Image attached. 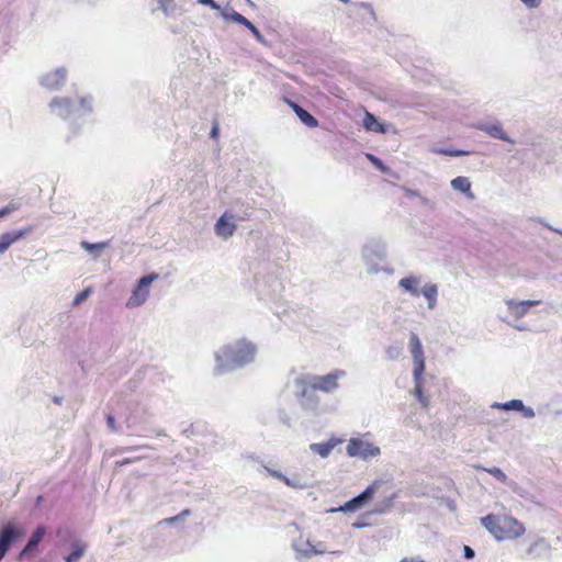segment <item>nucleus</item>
Returning a JSON list of instances; mask_svg holds the SVG:
<instances>
[{"instance_id": "nucleus-26", "label": "nucleus", "mask_w": 562, "mask_h": 562, "mask_svg": "<svg viewBox=\"0 0 562 562\" xmlns=\"http://www.w3.org/2000/svg\"><path fill=\"white\" fill-rule=\"evenodd\" d=\"M476 469L479 470H483V471H486L487 473H490L491 475H493L496 480H498L499 482H503L505 483L506 480H507V476L506 474L498 468H484V467H476Z\"/></svg>"}, {"instance_id": "nucleus-30", "label": "nucleus", "mask_w": 562, "mask_h": 562, "mask_svg": "<svg viewBox=\"0 0 562 562\" xmlns=\"http://www.w3.org/2000/svg\"><path fill=\"white\" fill-rule=\"evenodd\" d=\"M91 293V289L90 288H87L85 289L83 291H81L80 293H78L74 300V306H78L79 304H81L83 301H86L88 299V296L90 295Z\"/></svg>"}, {"instance_id": "nucleus-36", "label": "nucleus", "mask_w": 562, "mask_h": 562, "mask_svg": "<svg viewBox=\"0 0 562 562\" xmlns=\"http://www.w3.org/2000/svg\"><path fill=\"white\" fill-rule=\"evenodd\" d=\"M106 423H108L109 428L112 431L116 430L115 419H114V417L111 414L106 416Z\"/></svg>"}, {"instance_id": "nucleus-4", "label": "nucleus", "mask_w": 562, "mask_h": 562, "mask_svg": "<svg viewBox=\"0 0 562 562\" xmlns=\"http://www.w3.org/2000/svg\"><path fill=\"white\" fill-rule=\"evenodd\" d=\"M159 278L158 273H150L139 279L137 285L133 290L126 302L127 307H137L143 305L148 295L151 283Z\"/></svg>"}, {"instance_id": "nucleus-38", "label": "nucleus", "mask_w": 562, "mask_h": 562, "mask_svg": "<svg viewBox=\"0 0 562 562\" xmlns=\"http://www.w3.org/2000/svg\"><path fill=\"white\" fill-rule=\"evenodd\" d=\"M463 552L467 559H472L474 557V551L469 546H464Z\"/></svg>"}, {"instance_id": "nucleus-9", "label": "nucleus", "mask_w": 562, "mask_h": 562, "mask_svg": "<svg viewBox=\"0 0 562 562\" xmlns=\"http://www.w3.org/2000/svg\"><path fill=\"white\" fill-rule=\"evenodd\" d=\"M411 353L414 360V375L420 376L425 370V357L422 342L416 334H412L409 338Z\"/></svg>"}, {"instance_id": "nucleus-45", "label": "nucleus", "mask_w": 562, "mask_h": 562, "mask_svg": "<svg viewBox=\"0 0 562 562\" xmlns=\"http://www.w3.org/2000/svg\"><path fill=\"white\" fill-rule=\"evenodd\" d=\"M247 352H248V355L250 353V348H249V347H248V349H247Z\"/></svg>"}, {"instance_id": "nucleus-21", "label": "nucleus", "mask_w": 562, "mask_h": 562, "mask_svg": "<svg viewBox=\"0 0 562 562\" xmlns=\"http://www.w3.org/2000/svg\"><path fill=\"white\" fill-rule=\"evenodd\" d=\"M273 476L284 482L288 486L294 488H305L307 487V483L304 482L301 477L294 476L293 479L284 476L282 473L274 471Z\"/></svg>"}, {"instance_id": "nucleus-25", "label": "nucleus", "mask_w": 562, "mask_h": 562, "mask_svg": "<svg viewBox=\"0 0 562 562\" xmlns=\"http://www.w3.org/2000/svg\"><path fill=\"white\" fill-rule=\"evenodd\" d=\"M497 407L505 409V411H509V409L522 411L525 408L524 403L520 400H512V401H508L503 404H497Z\"/></svg>"}, {"instance_id": "nucleus-5", "label": "nucleus", "mask_w": 562, "mask_h": 562, "mask_svg": "<svg viewBox=\"0 0 562 562\" xmlns=\"http://www.w3.org/2000/svg\"><path fill=\"white\" fill-rule=\"evenodd\" d=\"M346 450L349 457H359L362 459H368L380 454L379 447L358 438L350 439Z\"/></svg>"}, {"instance_id": "nucleus-28", "label": "nucleus", "mask_w": 562, "mask_h": 562, "mask_svg": "<svg viewBox=\"0 0 562 562\" xmlns=\"http://www.w3.org/2000/svg\"><path fill=\"white\" fill-rule=\"evenodd\" d=\"M85 552V546L76 544L75 550L66 558L67 562H76Z\"/></svg>"}, {"instance_id": "nucleus-22", "label": "nucleus", "mask_w": 562, "mask_h": 562, "mask_svg": "<svg viewBox=\"0 0 562 562\" xmlns=\"http://www.w3.org/2000/svg\"><path fill=\"white\" fill-rule=\"evenodd\" d=\"M81 247L87 250L88 252L94 255V256H98L100 254V251H102L103 249H105L106 247L110 246V241H101V243H89L87 240H82L80 243Z\"/></svg>"}, {"instance_id": "nucleus-16", "label": "nucleus", "mask_w": 562, "mask_h": 562, "mask_svg": "<svg viewBox=\"0 0 562 562\" xmlns=\"http://www.w3.org/2000/svg\"><path fill=\"white\" fill-rule=\"evenodd\" d=\"M45 535V528L43 526H38L36 530L33 532L31 539L29 540L25 548L20 552L19 559H23L30 551L38 546Z\"/></svg>"}, {"instance_id": "nucleus-31", "label": "nucleus", "mask_w": 562, "mask_h": 562, "mask_svg": "<svg viewBox=\"0 0 562 562\" xmlns=\"http://www.w3.org/2000/svg\"><path fill=\"white\" fill-rule=\"evenodd\" d=\"M248 31H250L255 35V37L257 38L258 42L266 44V41L262 38L259 30L249 21H248Z\"/></svg>"}, {"instance_id": "nucleus-41", "label": "nucleus", "mask_w": 562, "mask_h": 562, "mask_svg": "<svg viewBox=\"0 0 562 562\" xmlns=\"http://www.w3.org/2000/svg\"><path fill=\"white\" fill-rule=\"evenodd\" d=\"M13 207H10V206H5L3 209L0 210V217L4 216V215H8L12 212Z\"/></svg>"}, {"instance_id": "nucleus-20", "label": "nucleus", "mask_w": 562, "mask_h": 562, "mask_svg": "<svg viewBox=\"0 0 562 562\" xmlns=\"http://www.w3.org/2000/svg\"><path fill=\"white\" fill-rule=\"evenodd\" d=\"M419 280L415 277H407L400 280V286L414 296H419Z\"/></svg>"}, {"instance_id": "nucleus-33", "label": "nucleus", "mask_w": 562, "mask_h": 562, "mask_svg": "<svg viewBox=\"0 0 562 562\" xmlns=\"http://www.w3.org/2000/svg\"><path fill=\"white\" fill-rule=\"evenodd\" d=\"M439 153L442 155L452 156V157L463 156V155L468 154V151H464V150H450V149H442Z\"/></svg>"}, {"instance_id": "nucleus-1", "label": "nucleus", "mask_w": 562, "mask_h": 562, "mask_svg": "<svg viewBox=\"0 0 562 562\" xmlns=\"http://www.w3.org/2000/svg\"><path fill=\"white\" fill-rule=\"evenodd\" d=\"M481 524L498 541L513 540L525 533L524 525L512 516L490 514L481 519Z\"/></svg>"}, {"instance_id": "nucleus-34", "label": "nucleus", "mask_w": 562, "mask_h": 562, "mask_svg": "<svg viewBox=\"0 0 562 562\" xmlns=\"http://www.w3.org/2000/svg\"><path fill=\"white\" fill-rule=\"evenodd\" d=\"M188 515H190V510H189V509H184V510H182V512L180 513V515L175 516V517L167 518L165 521H166L167 524H173V522H176L179 518L186 517V516H188Z\"/></svg>"}, {"instance_id": "nucleus-39", "label": "nucleus", "mask_w": 562, "mask_h": 562, "mask_svg": "<svg viewBox=\"0 0 562 562\" xmlns=\"http://www.w3.org/2000/svg\"><path fill=\"white\" fill-rule=\"evenodd\" d=\"M233 19H234L235 21H237V22H240V23H243V24H246V18H245L244 15L239 14V13H236V12H235V13L233 14Z\"/></svg>"}, {"instance_id": "nucleus-15", "label": "nucleus", "mask_w": 562, "mask_h": 562, "mask_svg": "<svg viewBox=\"0 0 562 562\" xmlns=\"http://www.w3.org/2000/svg\"><path fill=\"white\" fill-rule=\"evenodd\" d=\"M65 79L66 71L64 69H57L44 78L43 85L49 89H58L64 83Z\"/></svg>"}, {"instance_id": "nucleus-23", "label": "nucleus", "mask_w": 562, "mask_h": 562, "mask_svg": "<svg viewBox=\"0 0 562 562\" xmlns=\"http://www.w3.org/2000/svg\"><path fill=\"white\" fill-rule=\"evenodd\" d=\"M422 293L427 299L429 308H434L438 295L437 285L427 284L423 288Z\"/></svg>"}, {"instance_id": "nucleus-10", "label": "nucleus", "mask_w": 562, "mask_h": 562, "mask_svg": "<svg viewBox=\"0 0 562 562\" xmlns=\"http://www.w3.org/2000/svg\"><path fill=\"white\" fill-rule=\"evenodd\" d=\"M30 231L31 228L2 234L0 236V254H4L12 244L23 238Z\"/></svg>"}, {"instance_id": "nucleus-24", "label": "nucleus", "mask_w": 562, "mask_h": 562, "mask_svg": "<svg viewBox=\"0 0 562 562\" xmlns=\"http://www.w3.org/2000/svg\"><path fill=\"white\" fill-rule=\"evenodd\" d=\"M484 130L490 136L494 138L505 140L508 143H514L512 139L508 138L507 134L504 132L501 125H490L486 126Z\"/></svg>"}, {"instance_id": "nucleus-11", "label": "nucleus", "mask_w": 562, "mask_h": 562, "mask_svg": "<svg viewBox=\"0 0 562 562\" xmlns=\"http://www.w3.org/2000/svg\"><path fill=\"white\" fill-rule=\"evenodd\" d=\"M235 228L236 225L233 222V216H227V214L222 215L215 225L216 234L225 238L232 236Z\"/></svg>"}, {"instance_id": "nucleus-12", "label": "nucleus", "mask_w": 562, "mask_h": 562, "mask_svg": "<svg viewBox=\"0 0 562 562\" xmlns=\"http://www.w3.org/2000/svg\"><path fill=\"white\" fill-rule=\"evenodd\" d=\"M370 491L371 490L367 487L361 494L345 503L340 509L344 512H353L361 508L364 504L368 503V501L371 499Z\"/></svg>"}, {"instance_id": "nucleus-2", "label": "nucleus", "mask_w": 562, "mask_h": 562, "mask_svg": "<svg viewBox=\"0 0 562 562\" xmlns=\"http://www.w3.org/2000/svg\"><path fill=\"white\" fill-rule=\"evenodd\" d=\"M371 494V499L376 498L373 514H385L392 509L395 501L398 498V493L389 483L376 480L368 486Z\"/></svg>"}, {"instance_id": "nucleus-18", "label": "nucleus", "mask_w": 562, "mask_h": 562, "mask_svg": "<svg viewBox=\"0 0 562 562\" xmlns=\"http://www.w3.org/2000/svg\"><path fill=\"white\" fill-rule=\"evenodd\" d=\"M451 187L460 192H463L469 199H474L471 191V182L467 177L459 176L451 181Z\"/></svg>"}, {"instance_id": "nucleus-17", "label": "nucleus", "mask_w": 562, "mask_h": 562, "mask_svg": "<svg viewBox=\"0 0 562 562\" xmlns=\"http://www.w3.org/2000/svg\"><path fill=\"white\" fill-rule=\"evenodd\" d=\"M363 127L367 131L381 133V134H384L386 132L384 124L378 122L376 117L368 111H366V114L363 117Z\"/></svg>"}, {"instance_id": "nucleus-44", "label": "nucleus", "mask_w": 562, "mask_h": 562, "mask_svg": "<svg viewBox=\"0 0 562 562\" xmlns=\"http://www.w3.org/2000/svg\"><path fill=\"white\" fill-rule=\"evenodd\" d=\"M401 562H408V560L407 559H403Z\"/></svg>"}, {"instance_id": "nucleus-35", "label": "nucleus", "mask_w": 562, "mask_h": 562, "mask_svg": "<svg viewBox=\"0 0 562 562\" xmlns=\"http://www.w3.org/2000/svg\"><path fill=\"white\" fill-rule=\"evenodd\" d=\"M218 133H220V126H218V123L215 121L213 123V126H212V130H211V137L215 140L218 139Z\"/></svg>"}, {"instance_id": "nucleus-19", "label": "nucleus", "mask_w": 562, "mask_h": 562, "mask_svg": "<svg viewBox=\"0 0 562 562\" xmlns=\"http://www.w3.org/2000/svg\"><path fill=\"white\" fill-rule=\"evenodd\" d=\"M295 114L300 117V120L308 127H316L318 125V121L306 110L297 105L296 103H291Z\"/></svg>"}, {"instance_id": "nucleus-6", "label": "nucleus", "mask_w": 562, "mask_h": 562, "mask_svg": "<svg viewBox=\"0 0 562 562\" xmlns=\"http://www.w3.org/2000/svg\"><path fill=\"white\" fill-rule=\"evenodd\" d=\"M24 536L21 528L15 527L13 524H7L0 531V561L9 551L11 544L19 538Z\"/></svg>"}, {"instance_id": "nucleus-40", "label": "nucleus", "mask_w": 562, "mask_h": 562, "mask_svg": "<svg viewBox=\"0 0 562 562\" xmlns=\"http://www.w3.org/2000/svg\"><path fill=\"white\" fill-rule=\"evenodd\" d=\"M200 2L203 4L210 5L213 9L218 8V5L216 4V2L214 0H200Z\"/></svg>"}, {"instance_id": "nucleus-42", "label": "nucleus", "mask_w": 562, "mask_h": 562, "mask_svg": "<svg viewBox=\"0 0 562 562\" xmlns=\"http://www.w3.org/2000/svg\"><path fill=\"white\" fill-rule=\"evenodd\" d=\"M132 460L131 459H124V460H121V461H117L116 464L119 465H124V464H128L131 463Z\"/></svg>"}, {"instance_id": "nucleus-29", "label": "nucleus", "mask_w": 562, "mask_h": 562, "mask_svg": "<svg viewBox=\"0 0 562 562\" xmlns=\"http://www.w3.org/2000/svg\"><path fill=\"white\" fill-rule=\"evenodd\" d=\"M367 158L379 169L381 170L382 172H386L387 171V167L382 162L381 159H379L378 157H375L374 155L372 154H367Z\"/></svg>"}, {"instance_id": "nucleus-32", "label": "nucleus", "mask_w": 562, "mask_h": 562, "mask_svg": "<svg viewBox=\"0 0 562 562\" xmlns=\"http://www.w3.org/2000/svg\"><path fill=\"white\" fill-rule=\"evenodd\" d=\"M308 549L305 550L306 554H324L326 552L325 548H316L315 546L307 543Z\"/></svg>"}, {"instance_id": "nucleus-37", "label": "nucleus", "mask_w": 562, "mask_h": 562, "mask_svg": "<svg viewBox=\"0 0 562 562\" xmlns=\"http://www.w3.org/2000/svg\"><path fill=\"white\" fill-rule=\"evenodd\" d=\"M528 8H538L541 0H521Z\"/></svg>"}, {"instance_id": "nucleus-8", "label": "nucleus", "mask_w": 562, "mask_h": 562, "mask_svg": "<svg viewBox=\"0 0 562 562\" xmlns=\"http://www.w3.org/2000/svg\"><path fill=\"white\" fill-rule=\"evenodd\" d=\"M218 371L234 369L244 364V357L234 347H226L217 355Z\"/></svg>"}, {"instance_id": "nucleus-3", "label": "nucleus", "mask_w": 562, "mask_h": 562, "mask_svg": "<svg viewBox=\"0 0 562 562\" xmlns=\"http://www.w3.org/2000/svg\"><path fill=\"white\" fill-rule=\"evenodd\" d=\"M49 109L55 115L66 120L80 111H90L91 106L90 100L83 97H78L76 99L60 97L52 100Z\"/></svg>"}, {"instance_id": "nucleus-43", "label": "nucleus", "mask_w": 562, "mask_h": 562, "mask_svg": "<svg viewBox=\"0 0 562 562\" xmlns=\"http://www.w3.org/2000/svg\"><path fill=\"white\" fill-rule=\"evenodd\" d=\"M340 1L344 2V3H348L349 2V0H340Z\"/></svg>"}, {"instance_id": "nucleus-13", "label": "nucleus", "mask_w": 562, "mask_h": 562, "mask_svg": "<svg viewBox=\"0 0 562 562\" xmlns=\"http://www.w3.org/2000/svg\"><path fill=\"white\" fill-rule=\"evenodd\" d=\"M539 303H540L539 301H532V300L521 301V302L509 301L507 303V305H508V310L510 311V313L515 317L520 318L528 312V310L531 306L538 305Z\"/></svg>"}, {"instance_id": "nucleus-7", "label": "nucleus", "mask_w": 562, "mask_h": 562, "mask_svg": "<svg viewBox=\"0 0 562 562\" xmlns=\"http://www.w3.org/2000/svg\"><path fill=\"white\" fill-rule=\"evenodd\" d=\"M342 375H345L344 371L336 370L325 375L314 376L311 381V387L329 393L338 387V379Z\"/></svg>"}, {"instance_id": "nucleus-27", "label": "nucleus", "mask_w": 562, "mask_h": 562, "mask_svg": "<svg viewBox=\"0 0 562 562\" xmlns=\"http://www.w3.org/2000/svg\"><path fill=\"white\" fill-rule=\"evenodd\" d=\"M160 4V9L165 14H172L177 9V3L175 0H158Z\"/></svg>"}, {"instance_id": "nucleus-14", "label": "nucleus", "mask_w": 562, "mask_h": 562, "mask_svg": "<svg viewBox=\"0 0 562 562\" xmlns=\"http://www.w3.org/2000/svg\"><path fill=\"white\" fill-rule=\"evenodd\" d=\"M341 442L342 440L339 438H330L326 442L312 443L311 450L319 454L322 458H326L329 456L333 449Z\"/></svg>"}]
</instances>
